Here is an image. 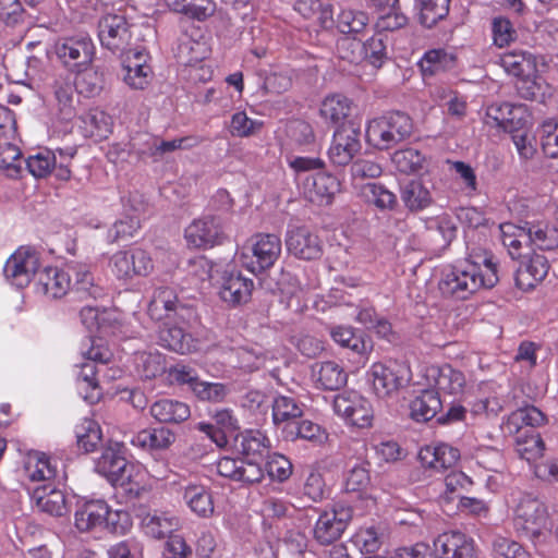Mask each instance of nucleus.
Wrapping results in <instances>:
<instances>
[{
	"mask_svg": "<svg viewBox=\"0 0 558 558\" xmlns=\"http://www.w3.org/2000/svg\"><path fill=\"white\" fill-rule=\"evenodd\" d=\"M240 458L222 457L217 461L219 475L244 485H253L264 478L263 462L270 453V440L260 430L250 429L236 437Z\"/></svg>",
	"mask_w": 558,
	"mask_h": 558,
	"instance_id": "f257e3e1",
	"label": "nucleus"
},
{
	"mask_svg": "<svg viewBox=\"0 0 558 558\" xmlns=\"http://www.w3.org/2000/svg\"><path fill=\"white\" fill-rule=\"evenodd\" d=\"M498 281L497 264L493 256H485L481 263L465 259L446 267L438 287L446 296L466 300L482 289L494 288Z\"/></svg>",
	"mask_w": 558,
	"mask_h": 558,
	"instance_id": "f03ea898",
	"label": "nucleus"
},
{
	"mask_svg": "<svg viewBox=\"0 0 558 558\" xmlns=\"http://www.w3.org/2000/svg\"><path fill=\"white\" fill-rule=\"evenodd\" d=\"M513 526L520 537L531 541L534 546L546 543L550 535L548 512L545 504L532 493H521L513 510Z\"/></svg>",
	"mask_w": 558,
	"mask_h": 558,
	"instance_id": "7ed1b4c3",
	"label": "nucleus"
},
{
	"mask_svg": "<svg viewBox=\"0 0 558 558\" xmlns=\"http://www.w3.org/2000/svg\"><path fill=\"white\" fill-rule=\"evenodd\" d=\"M413 130L411 118L401 111H392L371 120L366 126L365 137L369 145L387 150L408 138Z\"/></svg>",
	"mask_w": 558,
	"mask_h": 558,
	"instance_id": "20e7f679",
	"label": "nucleus"
},
{
	"mask_svg": "<svg viewBox=\"0 0 558 558\" xmlns=\"http://www.w3.org/2000/svg\"><path fill=\"white\" fill-rule=\"evenodd\" d=\"M366 380L377 398L390 399L408 386L411 380V371L407 364L397 361L378 362L366 372Z\"/></svg>",
	"mask_w": 558,
	"mask_h": 558,
	"instance_id": "39448f33",
	"label": "nucleus"
},
{
	"mask_svg": "<svg viewBox=\"0 0 558 558\" xmlns=\"http://www.w3.org/2000/svg\"><path fill=\"white\" fill-rule=\"evenodd\" d=\"M500 65L505 71L518 78L517 90L524 99L535 98L537 85V58L524 50H513L500 56Z\"/></svg>",
	"mask_w": 558,
	"mask_h": 558,
	"instance_id": "423d86ee",
	"label": "nucleus"
},
{
	"mask_svg": "<svg viewBox=\"0 0 558 558\" xmlns=\"http://www.w3.org/2000/svg\"><path fill=\"white\" fill-rule=\"evenodd\" d=\"M201 140L196 136H185L163 141L149 133H137L131 138V149L142 159L161 160L167 154L177 149H190L197 146Z\"/></svg>",
	"mask_w": 558,
	"mask_h": 558,
	"instance_id": "0eeeda50",
	"label": "nucleus"
},
{
	"mask_svg": "<svg viewBox=\"0 0 558 558\" xmlns=\"http://www.w3.org/2000/svg\"><path fill=\"white\" fill-rule=\"evenodd\" d=\"M147 313L153 320L165 323L189 322L194 316V310L179 302L175 291L168 287L154 291Z\"/></svg>",
	"mask_w": 558,
	"mask_h": 558,
	"instance_id": "6e6552de",
	"label": "nucleus"
},
{
	"mask_svg": "<svg viewBox=\"0 0 558 558\" xmlns=\"http://www.w3.org/2000/svg\"><path fill=\"white\" fill-rule=\"evenodd\" d=\"M333 411L348 424L359 428L372 426L374 411L371 402L356 391L350 390L337 395L332 402Z\"/></svg>",
	"mask_w": 558,
	"mask_h": 558,
	"instance_id": "1a4fd4ad",
	"label": "nucleus"
},
{
	"mask_svg": "<svg viewBox=\"0 0 558 558\" xmlns=\"http://www.w3.org/2000/svg\"><path fill=\"white\" fill-rule=\"evenodd\" d=\"M54 53L71 71L90 65L95 57V45L87 35L65 37L54 44Z\"/></svg>",
	"mask_w": 558,
	"mask_h": 558,
	"instance_id": "9d476101",
	"label": "nucleus"
},
{
	"mask_svg": "<svg viewBox=\"0 0 558 558\" xmlns=\"http://www.w3.org/2000/svg\"><path fill=\"white\" fill-rule=\"evenodd\" d=\"M184 235L187 244L196 248L219 245L226 240L223 220L220 216L205 215L193 220Z\"/></svg>",
	"mask_w": 558,
	"mask_h": 558,
	"instance_id": "9b49d317",
	"label": "nucleus"
},
{
	"mask_svg": "<svg viewBox=\"0 0 558 558\" xmlns=\"http://www.w3.org/2000/svg\"><path fill=\"white\" fill-rule=\"evenodd\" d=\"M39 266V254L31 247L22 246L7 260L3 274L12 286L24 288L37 276Z\"/></svg>",
	"mask_w": 558,
	"mask_h": 558,
	"instance_id": "f8f14e48",
	"label": "nucleus"
},
{
	"mask_svg": "<svg viewBox=\"0 0 558 558\" xmlns=\"http://www.w3.org/2000/svg\"><path fill=\"white\" fill-rule=\"evenodd\" d=\"M173 376L179 384L186 385L193 395L201 401L213 403L222 402L230 393L228 385L202 380L197 373L189 366L175 367Z\"/></svg>",
	"mask_w": 558,
	"mask_h": 558,
	"instance_id": "ddd939ff",
	"label": "nucleus"
},
{
	"mask_svg": "<svg viewBox=\"0 0 558 558\" xmlns=\"http://www.w3.org/2000/svg\"><path fill=\"white\" fill-rule=\"evenodd\" d=\"M98 37L104 48L123 52L130 46L131 25L123 15L106 14L98 22Z\"/></svg>",
	"mask_w": 558,
	"mask_h": 558,
	"instance_id": "4468645a",
	"label": "nucleus"
},
{
	"mask_svg": "<svg viewBox=\"0 0 558 558\" xmlns=\"http://www.w3.org/2000/svg\"><path fill=\"white\" fill-rule=\"evenodd\" d=\"M134 469V464L120 453L118 445L106 448L96 462V471L116 486L130 484Z\"/></svg>",
	"mask_w": 558,
	"mask_h": 558,
	"instance_id": "2eb2a0df",
	"label": "nucleus"
},
{
	"mask_svg": "<svg viewBox=\"0 0 558 558\" xmlns=\"http://www.w3.org/2000/svg\"><path fill=\"white\" fill-rule=\"evenodd\" d=\"M359 126L349 122L339 126L335 133L328 155L332 163L345 166L361 149Z\"/></svg>",
	"mask_w": 558,
	"mask_h": 558,
	"instance_id": "dca6fc26",
	"label": "nucleus"
},
{
	"mask_svg": "<svg viewBox=\"0 0 558 558\" xmlns=\"http://www.w3.org/2000/svg\"><path fill=\"white\" fill-rule=\"evenodd\" d=\"M282 250L281 239L271 233H259L252 238L250 251L252 259L246 267L253 272H262L275 265Z\"/></svg>",
	"mask_w": 558,
	"mask_h": 558,
	"instance_id": "f3484780",
	"label": "nucleus"
},
{
	"mask_svg": "<svg viewBox=\"0 0 558 558\" xmlns=\"http://www.w3.org/2000/svg\"><path fill=\"white\" fill-rule=\"evenodd\" d=\"M112 272L119 279H130L134 276H147L153 270L149 255L141 250L120 251L110 260Z\"/></svg>",
	"mask_w": 558,
	"mask_h": 558,
	"instance_id": "a211bd4d",
	"label": "nucleus"
},
{
	"mask_svg": "<svg viewBox=\"0 0 558 558\" xmlns=\"http://www.w3.org/2000/svg\"><path fill=\"white\" fill-rule=\"evenodd\" d=\"M352 518L350 508H337L324 511L316 521L314 537L322 545H328L340 538Z\"/></svg>",
	"mask_w": 558,
	"mask_h": 558,
	"instance_id": "6ab92c4d",
	"label": "nucleus"
},
{
	"mask_svg": "<svg viewBox=\"0 0 558 558\" xmlns=\"http://www.w3.org/2000/svg\"><path fill=\"white\" fill-rule=\"evenodd\" d=\"M425 378L430 389L438 393L457 396L464 391L466 385L464 374L449 364L427 366Z\"/></svg>",
	"mask_w": 558,
	"mask_h": 558,
	"instance_id": "aec40b11",
	"label": "nucleus"
},
{
	"mask_svg": "<svg viewBox=\"0 0 558 558\" xmlns=\"http://www.w3.org/2000/svg\"><path fill=\"white\" fill-rule=\"evenodd\" d=\"M286 246L290 254L304 260L319 258L323 253L318 235L306 227L289 228L286 234Z\"/></svg>",
	"mask_w": 558,
	"mask_h": 558,
	"instance_id": "412c9836",
	"label": "nucleus"
},
{
	"mask_svg": "<svg viewBox=\"0 0 558 558\" xmlns=\"http://www.w3.org/2000/svg\"><path fill=\"white\" fill-rule=\"evenodd\" d=\"M439 558H476L474 541L461 532H446L434 541Z\"/></svg>",
	"mask_w": 558,
	"mask_h": 558,
	"instance_id": "4be33fe9",
	"label": "nucleus"
},
{
	"mask_svg": "<svg viewBox=\"0 0 558 558\" xmlns=\"http://www.w3.org/2000/svg\"><path fill=\"white\" fill-rule=\"evenodd\" d=\"M36 292L49 299H60L71 289V274L66 269L47 267L36 276Z\"/></svg>",
	"mask_w": 558,
	"mask_h": 558,
	"instance_id": "5701e85b",
	"label": "nucleus"
},
{
	"mask_svg": "<svg viewBox=\"0 0 558 558\" xmlns=\"http://www.w3.org/2000/svg\"><path fill=\"white\" fill-rule=\"evenodd\" d=\"M213 418L215 424L199 422L195 425V429L204 433L218 447H225L228 444V435L239 429L238 418L229 409L217 411Z\"/></svg>",
	"mask_w": 558,
	"mask_h": 558,
	"instance_id": "b1692460",
	"label": "nucleus"
},
{
	"mask_svg": "<svg viewBox=\"0 0 558 558\" xmlns=\"http://www.w3.org/2000/svg\"><path fill=\"white\" fill-rule=\"evenodd\" d=\"M129 442L144 451H163L175 441V434L167 427L144 428L124 435Z\"/></svg>",
	"mask_w": 558,
	"mask_h": 558,
	"instance_id": "393cba45",
	"label": "nucleus"
},
{
	"mask_svg": "<svg viewBox=\"0 0 558 558\" xmlns=\"http://www.w3.org/2000/svg\"><path fill=\"white\" fill-rule=\"evenodd\" d=\"M549 270V264L544 255L533 253L522 258L515 271V283L522 290L533 289L544 280Z\"/></svg>",
	"mask_w": 558,
	"mask_h": 558,
	"instance_id": "a878e982",
	"label": "nucleus"
},
{
	"mask_svg": "<svg viewBox=\"0 0 558 558\" xmlns=\"http://www.w3.org/2000/svg\"><path fill=\"white\" fill-rule=\"evenodd\" d=\"M301 180V177L298 178ZM302 186L305 196L311 202L329 203L332 196L339 191L340 183L335 175L325 172L307 174L302 179Z\"/></svg>",
	"mask_w": 558,
	"mask_h": 558,
	"instance_id": "bb28decb",
	"label": "nucleus"
},
{
	"mask_svg": "<svg viewBox=\"0 0 558 558\" xmlns=\"http://www.w3.org/2000/svg\"><path fill=\"white\" fill-rule=\"evenodd\" d=\"M185 323H163V327L158 332L159 344L180 354L195 351L196 342L192 335L185 331L183 327Z\"/></svg>",
	"mask_w": 558,
	"mask_h": 558,
	"instance_id": "cd10ccee",
	"label": "nucleus"
},
{
	"mask_svg": "<svg viewBox=\"0 0 558 558\" xmlns=\"http://www.w3.org/2000/svg\"><path fill=\"white\" fill-rule=\"evenodd\" d=\"M253 289L252 279L244 277L240 271H226L222 276L220 296L231 305H239L251 299Z\"/></svg>",
	"mask_w": 558,
	"mask_h": 558,
	"instance_id": "c85d7f7f",
	"label": "nucleus"
},
{
	"mask_svg": "<svg viewBox=\"0 0 558 558\" xmlns=\"http://www.w3.org/2000/svg\"><path fill=\"white\" fill-rule=\"evenodd\" d=\"M31 498L40 512L52 517H62L68 513L63 492L57 489L51 483L35 487L31 494Z\"/></svg>",
	"mask_w": 558,
	"mask_h": 558,
	"instance_id": "c756f323",
	"label": "nucleus"
},
{
	"mask_svg": "<svg viewBox=\"0 0 558 558\" xmlns=\"http://www.w3.org/2000/svg\"><path fill=\"white\" fill-rule=\"evenodd\" d=\"M499 229L501 242L512 259H522L530 254L532 235L529 233V228L505 222Z\"/></svg>",
	"mask_w": 558,
	"mask_h": 558,
	"instance_id": "7c9ffc66",
	"label": "nucleus"
},
{
	"mask_svg": "<svg viewBox=\"0 0 558 558\" xmlns=\"http://www.w3.org/2000/svg\"><path fill=\"white\" fill-rule=\"evenodd\" d=\"M108 515V505L104 500L85 501L77 507L74 513V524L80 532H90L104 526Z\"/></svg>",
	"mask_w": 558,
	"mask_h": 558,
	"instance_id": "2f4dec72",
	"label": "nucleus"
},
{
	"mask_svg": "<svg viewBox=\"0 0 558 558\" xmlns=\"http://www.w3.org/2000/svg\"><path fill=\"white\" fill-rule=\"evenodd\" d=\"M418 458L423 465L441 471L453 466L460 453L457 448L441 442L422 448Z\"/></svg>",
	"mask_w": 558,
	"mask_h": 558,
	"instance_id": "473e14b6",
	"label": "nucleus"
},
{
	"mask_svg": "<svg viewBox=\"0 0 558 558\" xmlns=\"http://www.w3.org/2000/svg\"><path fill=\"white\" fill-rule=\"evenodd\" d=\"M68 274H71V288L84 298L97 300L101 298L104 289L94 282V277L87 265L73 263L68 265Z\"/></svg>",
	"mask_w": 558,
	"mask_h": 558,
	"instance_id": "72a5a7b5",
	"label": "nucleus"
},
{
	"mask_svg": "<svg viewBox=\"0 0 558 558\" xmlns=\"http://www.w3.org/2000/svg\"><path fill=\"white\" fill-rule=\"evenodd\" d=\"M150 415L160 423L178 424L186 421L190 415V407L181 401L160 399L150 405Z\"/></svg>",
	"mask_w": 558,
	"mask_h": 558,
	"instance_id": "f704fd0d",
	"label": "nucleus"
},
{
	"mask_svg": "<svg viewBox=\"0 0 558 558\" xmlns=\"http://www.w3.org/2000/svg\"><path fill=\"white\" fill-rule=\"evenodd\" d=\"M183 500L190 510L201 518H210L214 514L211 493L203 485L189 484L183 488Z\"/></svg>",
	"mask_w": 558,
	"mask_h": 558,
	"instance_id": "c9c22d12",
	"label": "nucleus"
},
{
	"mask_svg": "<svg viewBox=\"0 0 558 558\" xmlns=\"http://www.w3.org/2000/svg\"><path fill=\"white\" fill-rule=\"evenodd\" d=\"M313 376L320 388L325 390H338L347 384L348 375L335 361H326L315 364Z\"/></svg>",
	"mask_w": 558,
	"mask_h": 558,
	"instance_id": "e433bc0d",
	"label": "nucleus"
},
{
	"mask_svg": "<svg viewBox=\"0 0 558 558\" xmlns=\"http://www.w3.org/2000/svg\"><path fill=\"white\" fill-rule=\"evenodd\" d=\"M441 409V400L434 389H425L410 404L411 417L417 422H427Z\"/></svg>",
	"mask_w": 558,
	"mask_h": 558,
	"instance_id": "4c0bfd02",
	"label": "nucleus"
},
{
	"mask_svg": "<svg viewBox=\"0 0 558 558\" xmlns=\"http://www.w3.org/2000/svg\"><path fill=\"white\" fill-rule=\"evenodd\" d=\"M178 525L179 520L175 517L163 512H148L142 519L145 533L158 539L172 535Z\"/></svg>",
	"mask_w": 558,
	"mask_h": 558,
	"instance_id": "58836bf2",
	"label": "nucleus"
},
{
	"mask_svg": "<svg viewBox=\"0 0 558 558\" xmlns=\"http://www.w3.org/2000/svg\"><path fill=\"white\" fill-rule=\"evenodd\" d=\"M418 65L424 76H432L453 69L456 57L445 49H432L424 53Z\"/></svg>",
	"mask_w": 558,
	"mask_h": 558,
	"instance_id": "ea45409f",
	"label": "nucleus"
},
{
	"mask_svg": "<svg viewBox=\"0 0 558 558\" xmlns=\"http://www.w3.org/2000/svg\"><path fill=\"white\" fill-rule=\"evenodd\" d=\"M75 89L78 94L92 97L98 95L105 85L104 73L90 65L83 66L75 71Z\"/></svg>",
	"mask_w": 558,
	"mask_h": 558,
	"instance_id": "a19ab883",
	"label": "nucleus"
},
{
	"mask_svg": "<svg viewBox=\"0 0 558 558\" xmlns=\"http://www.w3.org/2000/svg\"><path fill=\"white\" fill-rule=\"evenodd\" d=\"M401 198L405 207L411 211L423 210L433 202L429 190L417 180L409 182L402 189Z\"/></svg>",
	"mask_w": 558,
	"mask_h": 558,
	"instance_id": "79ce46f5",
	"label": "nucleus"
},
{
	"mask_svg": "<svg viewBox=\"0 0 558 558\" xmlns=\"http://www.w3.org/2000/svg\"><path fill=\"white\" fill-rule=\"evenodd\" d=\"M74 87L72 82L64 78H57L53 83V95L63 120H71L75 116Z\"/></svg>",
	"mask_w": 558,
	"mask_h": 558,
	"instance_id": "37998d69",
	"label": "nucleus"
},
{
	"mask_svg": "<svg viewBox=\"0 0 558 558\" xmlns=\"http://www.w3.org/2000/svg\"><path fill=\"white\" fill-rule=\"evenodd\" d=\"M302 414V407L291 397L278 396L272 401V421L276 425L286 426L290 422H295Z\"/></svg>",
	"mask_w": 558,
	"mask_h": 558,
	"instance_id": "c03bdc74",
	"label": "nucleus"
},
{
	"mask_svg": "<svg viewBox=\"0 0 558 558\" xmlns=\"http://www.w3.org/2000/svg\"><path fill=\"white\" fill-rule=\"evenodd\" d=\"M450 0H418V21L432 28L449 13Z\"/></svg>",
	"mask_w": 558,
	"mask_h": 558,
	"instance_id": "a18cd8bd",
	"label": "nucleus"
},
{
	"mask_svg": "<svg viewBox=\"0 0 558 558\" xmlns=\"http://www.w3.org/2000/svg\"><path fill=\"white\" fill-rule=\"evenodd\" d=\"M329 333L335 342L357 354H365L369 349L362 335L356 333L352 327L331 326L329 327Z\"/></svg>",
	"mask_w": 558,
	"mask_h": 558,
	"instance_id": "49530a36",
	"label": "nucleus"
},
{
	"mask_svg": "<svg viewBox=\"0 0 558 558\" xmlns=\"http://www.w3.org/2000/svg\"><path fill=\"white\" fill-rule=\"evenodd\" d=\"M77 446L85 452H93L97 449L102 439L100 426L92 418H83L75 427Z\"/></svg>",
	"mask_w": 558,
	"mask_h": 558,
	"instance_id": "de8ad7c7",
	"label": "nucleus"
},
{
	"mask_svg": "<svg viewBox=\"0 0 558 558\" xmlns=\"http://www.w3.org/2000/svg\"><path fill=\"white\" fill-rule=\"evenodd\" d=\"M545 444L539 434L535 432L524 433L515 437L514 450L517 454L529 463L536 461L543 456Z\"/></svg>",
	"mask_w": 558,
	"mask_h": 558,
	"instance_id": "09e8293b",
	"label": "nucleus"
},
{
	"mask_svg": "<svg viewBox=\"0 0 558 558\" xmlns=\"http://www.w3.org/2000/svg\"><path fill=\"white\" fill-rule=\"evenodd\" d=\"M134 363L137 373L146 379L155 378L166 369L165 357L157 351L136 353Z\"/></svg>",
	"mask_w": 558,
	"mask_h": 558,
	"instance_id": "8fccbe9b",
	"label": "nucleus"
},
{
	"mask_svg": "<svg viewBox=\"0 0 558 558\" xmlns=\"http://www.w3.org/2000/svg\"><path fill=\"white\" fill-rule=\"evenodd\" d=\"M368 15L360 10L342 9L337 16V27L342 34H360L368 25Z\"/></svg>",
	"mask_w": 558,
	"mask_h": 558,
	"instance_id": "3c124183",
	"label": "nucleus"
},
{
	"mask_svg": "<svg viewBox=\"0 0 558 558\" xmlns=\"http://www.w3.org/2000/svg\"><path fill=\"white\" fill-rule=\"evenodd\" d=\"M392 162L404 174L418 173L425 163V157L415 148H405L397 150L392 155Z\"/></svg>",
	"mask_w": 558,
	"mask_h": 558,
	"instance_id": "603ef678",
	"label": "nucleus"
},
{
	"mask_svg": "<svg viewBox=\"0 0 558 558\" xmlns=\"http://www.w3.org/2000/svg\"><path fill=\"white\" fill-rule=\"evenodd\" d=\"M383 542L384 532L380 526L376 525L361 527L352 537V543L365 554L376 553Z\"/></svg>",
	"mask_w": 558,
	"mask_h": 558,
	"instance_id": "864d4df0",
	"label": "nucleus"
},
{
	"mask_svg": "<svg viewBox=\"0 0 558 558\" xmlns=\"http://www.w3.org/2000/svg\"><path fill=\"white\" fill-rule=\"evenodd\" d=\"M284 436L289 440H319L323 436L322 428L318 424L308 420L290 422L283 427Z\"/></svg>",
	"mask_w": 558,
	"mask_h": 558,
	"instance_id": "5fc2aeb1",
	"label": "nucleus"
},
{
	"mask_svg": "<svg viewBox=\"0 0 558 558\" xmlns=\"http://www.w3.org/2000/svg\"><path fill=\"white\" fill-rule=\"evenodd\" d=\"M22 153L8 142H0V169L10 178H17L22 172Z\"/></svg>",
	"mask_w": 558,
	"mask_h": 558,
	"instance_id": "6e6d98bb",
	"label": "nucleus"
},
{
	"mask_svg": "<svg viewBox=\"0 0 558 558\" xmlns=\"http://www.w3.org/2000/svg\"><path fill=\"white\" fill-rule=\"evenodd\" d=\"M319 111L325 120L337 123L349 116L350 101L342 95L328 96L322 102Z\"/></svg>",
	"mask_w": 558,
	"mask_h": 558,
	"instance_id": "4d7b16f0",
	"label": "nucleus"
},
{
	"mask_svg": "<svg viewBox=\"0 0 558 558\" xmlns=\"http://www.w3.org/2000/svg\"><path fill=\"white\" fill-rule=\"evenodd\" d=\"M27 476L33 482H47L56 477L57 470L50 462V459L44 453L31 457L25 465Z\"/></svg>",
	"mask_w": 558,
	"mask_h": 558,
	"instance_id": "13d9d810",
	"label": "nucleus"
},
{
	"mask_svg": "<svg viewBox=\"0 0 558 558\" xmlns=\"http://www.w3.org/2000/svg\"><path fill=\"white\" fill-rule=\"evenodd\" d=\"M108 558H144V543L131 536L111 544L107 549Z\"/></svg>",
	"mask_w": 558,
	"mask_h": 558,
	"instance_id": "bf43d9fd",
	"label": "nucleus"
},
{
	"mask_svg": "<svg viewBox=\"0 0 558 558\" xmlns=\"http://www.w3.org/2000/svg\"><path fill=\"white\" fill-rule=\"evenodd\" d=\"M437 98L444 101L449 116L457 120H462L466 116V97L449 88H438Z\"/></svg>",
	"mask_w": 558,
	"mask_h": 558,
	"instance_id": "052dcab7",
	"label": "nucleus"
},
{
	"mask_svg": "<svg viewBox=\"0 0 558 558\" xmlns=\"http://www.w3.org/2000/svg\"><path fill=\"white\" fill-rule=\"evenodd\" d=\"M56 165L57 155L50 150L40 151L26 159V169L37 179L46 178L50 174Z\"/></svg>",
	"mask_w": 558,
	"mask_h": 558,
	"instance_id": "680f3d73",
	"label": "nucleus"
},
{
	"mask_svg": "<svg viewBox=\"0 0 558 558\" xmlns=\"http://www.w3.org/2000/svg\"><path fill=\"white\" fill-rule=\"evenodd\" d=\"M531 236V245L538 250L549 251L558 247V230L549 226H531L529 227Z\"/></svg>",
	"mask_w": 558,
	"mask_h": 558,
	"instance_id": "e2e57ef3",
	"label": "nucleus"
},
{
	"mask_svg": "<svg viewBox=\"0 0 558 558\" xmlns=\"http://www.w3.org/2000/svg\"><path fill=\"white\" fill-rule=\"evenodd\" d=\"M495 558H533L519 543L497 535L493 539Z\"/></svg>",
	"mask_w": 558,
	"mask_h": 558,
	"instance_id": "0e129e2a",
	"label": "nucleus"
},
{
	"mask_svg": "<svg viewBox=\"0 0 558 558\" xmlns=\"http://www.w3.org/2000/svg\"><path fill=\"white\" fill-rule=\"evenodd\" d=\"M82 356L86 360V362H93L94 364L101 366L108 364L113 354L106 347L100 339H87L86 343L83 344L81 350Z\"/></svg>",
	"mask_w": 558,
	"mask_h": 558,
	"instance_id": "69168bd1",
	"label": "nucleus"
},
{
	"mask_svg": "<svg viewBox=\"0 0 558 558\" xmlns=\"http://www.w3.org/2000/svg\"><path fill=\"white\" fill-rule=\"evenodd\" d=\"M265 471L271 480L284 482L292 474V464L284 456L274 452L266 458Z\"/></svg>",
	"mask_w": 558,
	"mask_h": 558,
	"instance_id": "338daca9",
	"label": "nucleus"
},
{
	"mask_svg": "<svg viewBox=\"0 0 558 558\" xmlns=\"http://www.w3.org/2000/svg\"><path fill=\"white\" fill-rule=\"evenodd\" d=\"M541 145L547 157L558 158V122L545 121L542 124Z\"/></svg>",
	"mask_w": 558,
	"mask_h": 558,
	"instance_id": "774afa93",
	"label": "nucleus"
}]
</instances>
